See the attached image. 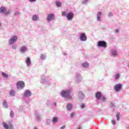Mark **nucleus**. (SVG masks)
<instances>
[{
    "mask_svg": "<svg viewBox=\"0 0 129 129\" xmlns=\"http://www.w3.org/2000/svg\"><path fill=\"white\" fill-rule=\"evenodd\" d=\"M119 78V74H117L115 76V79H118Z\"/></svg>",
    "mask_w": 129,
    "mask_h": 129,
    "instance_id": "nucleus-28",
    "label": "nucleus"
},
{
    "mask_svg": "<svg viewBox=\"0 0 129 129\" xmlns=\"http://www.w3.org/2000/svg\"><path fill=\"white\" fill-rule=\"evenodd\" d=\"M41 59H45V55H41Z\"/></svg>",
    "mask_w": 129,
    "mask_h": 129,
    "instance_id": "nucleus-33",
    "label": "nucleus"
},
{
    "mask_svg": "<svg viewBox=\"0 0 129 129\" xmlns=\"http://www.w3.org/2000/svg\"><path fill=\"white\" fill-rule=\"evenodd\" d=\"M83 67H89V64L88 63H87V62H84L82 64Z\"/></svg>",
    "mask_w": 129,
    "mask_h": 129,
    "instance_id": "nucleus-20",
    "label": "nucleus"
},
{
    "mask_svg": "<svg viewBox=\"0 0 129 129\" xmlns=\"http://www.w3.org/2000/svg\"><path fill=\"white\" fill-rule=\"evenodd\" d=\"M108 16H109V17H111V16H112V13H109Z\"/></svg>",
    "mask_w": 129,
    "mask_h": 129,
    "instance_id": "nucleus-36",
    "label": "nucleus"
},
{
    "mask_svg": "<svg viewBox=\"0 0 129 129\" xmlns=\"http://www.w3.org/2000/svg\"><path fill=\"white\" fill-rule=\"evenodd\" d=\"M98 46L99 47H103V48H106L107 44L105 41H98Z\"/></svg>",
    "mask_w": 129,
    "mask_h": 129,
    "instance_id": "nucleus-4",
    "label": "nucleus"
},
{
    "mask_svg": "<svg viewBox=\"0 0 129 129\" xmlns=\"http://www.w3.org/2000/svg\"><path fill=\"white\" fill-rule=\"evenodd\" d=\"M10 116L11 117H14V112L13 111L10 112Z\"/></svg>",
    "mask_w": 129,
    "mask_h": 129,
    "instance_id": "nucleus-27",
    "label": "nucleus"
},
{
    "mask_svg": "<svg viewBox=\"0 0 129 129\" xmlns=\"http://www.w3.org/2000/svg\"><path fill=\"white\" fill-rule=\"evenodd\" d=\"M80 39L81 41H86L87 40V37L85 33H81L80 34Z\"/></svg>",
    "mask_w": 129,
    "mask_h": 129,
    "instance_id": "nucleus-8",
    "label": "nucleus"
},
{
    "mask_svg": "<svg viewBox=\"0 0 129 129\" xmlns=\"http://www.w3.org/2000/svg\"><path fill=\"white\" fill-rule=\"evenodd\" d=\"M2 76L3 77H5V78H8V77H9V75L4 72L2 73Z\"/></svg>",
    "mask_w": 129,
    "mask_h": 129,
    "instance_id": "nucleus-22",
    "label": "nucleus"
},
{
    "mask_svg": "<svg viewBox=\"0 0 129 129\" xmlns=\"http://www.w3.org/2000/svg\"><path fill=\"white\" fill-rule=\"evenodd\" d=\"M0 13H3V14H5V15L10 14V12H7V9L5 7H1L0 8Z\"/></svg>",
    "mask_w": 129,
    "mask_h": 129,
    "instance_id": "nucleus-6",
    "label": "nucleus"
},
{
    "mask_svg": "<svg viewBox=\"0 0 129 129\" xmlns=\"http://www.w3.org/2000/svg\"><path fill=\"white\" fill-rule=\"evenodd\" d=\"M58 121V118L57 117H53L52 119L53 122H57Z\"/></svg>",
    "mask_w": 129,
    "mask_h": 129,
    "instance_id": "nucleus-24",
    "label": "nucleus"
},
{
    "mask_svg": "<svg viewBox=\"0 0 129 129\" xmlns=\"http://www.w3.org/2000/svg\"><path fill=\"white\" fill-rule=\"evenodd\" d=\"M33 21H37L39 20V17H38L37 15H34L32 17Z\"/></svg>",
    "mask_w": 129,
    "mask_h": 129,
    "instance_id": "nucleus-16",
    "label": "nucleus"
},
{
    "mask_svg": "<svg viewBox=\"0 0 129 129\" xmlns=\"http://www.w3.org/2000/svg\"><path fill=\"white\" fill-rule=\"evenodd\" d=\"M122 86V85H121L120 84H118L116 85L114 87L115 91H119V90H120V89H121Z\"/></svg>",
    "mask_w": 129,
    "mask_h": 129,
    "instance_id": "nucleus-9",
    "label": "nucleus"
},
{
    "mask_svg": "<svg viewBox=\"0 0 129 129\" xmlns=\"http://www.w3.org/2000/svg\"><path fill=\"white\" fill-rule=\"evenodd\" d=\"M67 108L68 110H71V109H72V105L71 104H68Z\"/></svg>",
    "mask_w": 129,
    "mask_h": 129,
    "instance_id": "nucleus-17",
    "label": "nucleus"
},
{
    "mask_svg": "<svg viewBox=\"0 0 129 129\" xmlns=\"http://www.w3.org/2000/svg\"><path fill=\"white\" fill-rule=\"evenodd\" d=\"M18 40V37L14 36L11 38L9 44H14V43H16L17 42V40Z\"/></svg>",
    "mask_w": 129,
    "mask_h": 129,
    "instance_id": "nucleus-7",
    "label": "nucleus"
},
{
    "mask_svg": "<svg viewBox=\"0 0 129 129\" xmlns=\"http://www.w3.org/2000/svg\"><path fill=\"white\" fill-rule=\"evenodd\" d=\"M26 62L27 66H30V65H31V59H30V57H27Z\"/></svg>",
    "mask_w": 129,
    "mask_h": 129,
    "instance_id": "nucleus-14",
    "label": "nucleus"
},
{
    "mask_svg": "<svg viewBox=\"0 0 129 129\" xmlns=\"http://www.w3.org/2000/svg\"><path fill=\"white\" fill-rule=\"evenodd\" d=\"M74 17V14H73V13L70 12L67 14V18L69 21H71L72 19H73Z\"/></svg>",
    "mask_w": 129,
    "mask_h": 129,
    "instance_id": "nucleus-5",
    "label": "nucleus"
},
{
    "mask_svg": "<svg viewBox=\"0 0 129 129\" xmlns=\"http://www.w3.org/2000/svg\"><path fill=\"white\" fill-rule=\"evenodd\" d=\"M61 16L63 17H67V13L65 11L62 12H61Z\"/></svg>",
    "mask_w": 129,
    "mask_h": 129,
    "instance_id": "nucleus-21",
    "label": "nucleus"
},
{
    "mask_svg": "<svg viewBox=\"0 0 129 129\" xmlns=\"http://www.w3.org/2000/svg\"><path fill=\"white\" fill-rule=\"evenodd\" d=\"M78 97L79 99H83L84 98V94L82 92H79L78 93Z\"/></svg>",
    "mask_w": 129,
    "mask_h": 129,
    "instance_id": "nucleus-12",
    "label": "nucleus"
},
{
    "mask_svg": "<svg viewBox=\"0 0 129 129\" xmlns=\"http://www.w3.org/2000/svg\"><path fill=\"white\" fill-rule=\"evenodd\" d=\"M16 85L18 89H19V88H24L25 87V82L23 81L18 82Z\"/></svg>",
    "mask_w": 129,
    "mask_h": 129,
    "instance_id": "nucleus-3",
    "label": "nucleus"
},
{
    "mask_svg": "<svg viewBox=\"0 0 129 129\" xmlns=\"http://www.w3.org/2000/svg\"><path fill=\"white\" fill-rule=\"evenodd\" d=\"M24 96L26 97L28 96H31V91L27 90L24 93Z\"/></svg>",
    "mask_w": 129,
    "mask_h": 129,
    "instance_id": "nucleus-11",
    "label": "nucleus"
},
{
    "mask_svg": "<svg viewBox=\"0 0 129 129\" xmlns=\"http://www.w3.org/2000/svg\"><path fill=\"white\" fill-rule=\"evenodd\" d=\"M111 122H112V124H114V125L116 124V122L114 120H112Z\"/></svg>",
    "mask_w": 129,
    "mask_h": 129,
    "instance_id": "nucleus-30",
    "label": "nucleus"
},
{
    "mask_svg": "<svg viewBox=\"0 0 129 129\" xmlns=\"http://www.w3.org/2000/svg\"><path fill=\"white\" fill-rule=\"evenodd\" d=\"M26 50H27V47H26V46H23V47H21V52H25V51H26Z\"/></svg>",
    "mask_w": 129,
    "mask_h": 129,
    "instance_id": "nucleus-19",
    "label": "nucleus"
},
{
    "mask_svg": "<svg viewBox=\"0 0 129 129\" xmlns=\"http://www.w3.org/2000/svg\"><path fill=\"white\" fill-rule=\"evenodd\" d=\"M78 129H80V127H79Z\"/></svg>",
    "mask_w": 129,
    "mask_h": 129,
    "instance_id": "nucleus-40",
    "label": "nucleus"
},
{
    "mask_svg": "<svg viewBox=\"0 0 129 129\" xmlns=\"http://www.w3.org/2000/svg\"><path fill=\"white\" fill-rule=\"evenodd\" d=\"M95 96L97 99H100V98L101 97V93L100 92H97L96 93Z\"/></svg>",
    "mask_w": 129,
    "mask_h": 129,
    "instance_id": "nucleus-13",
    "label": "nucleus"
},
{
    "mask_svg": "<svg viewBox=\"0 0 129 129\" xmlns=\"http://www.w3.org/2000/svg\"><path fill=\"white\" fill-rule=\"evenodd\" d=\"M102 100H103V101H104V100H105V97H102Z\"/></svg>",
    "mask_w": 129,
    "mask_h": 129,
    "instance_id": "nucleus-34",
    "label": "nucleus"
},
{
    "mask_svg": "<svg viewBox=\"0 0 129 129\" xmlns=\"http://www.w3.org/2000/svg\"><path fill=\"white\" fill-rule=\"evenodd\" d=\"M65 128V126H62L61 127V129H64Z\"/></svg>",
    "mask_w": 129,
    "mask_h": 129,
    "instance_id": "nucleus-37",
    "label": "nucleus"
},
{
    "mask_svg": "<svg viewBox=\"0 0 129 129\" xmlns=\"http://www.w3.org/2000/svg\"><path fill=\"white\" fill-rule=\"evenodd\" d=\"M83 3H85V2H83Z\"/></svg>",
    "mask_w": 129,
    "mask_h": 129,
    "instance_id": "nucleus-41",
    "label": "nucleus"
},
{
    "mask_svg": "<svg viewBox=\"0 0 129 129\" xmlns=\"http://www.w3.org/2000/svg\"><path fill=\"white\" fill-rule=\"evenodd\" d=\"M3 126L4 127V128L6 129H14V126L12 124V123L11 122H8V124H7L5 122H3Z\"/></svg>",
    "mask_w": 129,
    "mask_h": 129,
    "instance_id": "nucleus-2",
    "label": "nucleus"
},
{
    "mask_svg": "<svg viewBox=\"0 0 129 129\" xmlns=\"http://www.w3.org/2000/svg\"><path fill=\"white\" fill-rule=\"evenodd\" d=\"M3 106L5 107V108H8V104L7 103V101H6L5 100H4L3 102Z\"/></svg>",
    "mask_w": 129,
    "mask_h": 129,
    "instance_id": "nucleus-15",
    "label": "nucleus"
},
{
    "mask_svg": "<svg viewBox=\"0 0 129 129\" xmlns=\"http://www.w3.org/2000/svg\"><path fill=\"white\" fill-rule=\"evenodd\" d=\"M85 107V105H84V104H82L81 105L82 108H84Z\"/></svg>",
    "mask_w": 129,
    "mask_h": 129,
    "instance_id": "nucleus-32",
    "label": "nucleus"
},
{
    "mask_svg": "<svg viewBox=\"0 0 129 129\" xmlns=\"http://www.w3.org/2000/svg\"><path fill=\"white\" fill-rule=\"evenodd\" d=\"M56 5L57 7H61V3H60V2H56Z\"/></svg>",
    "mask_w": 129,
    "mask_h": 129,
    "instance_id": "nucleus-26",
    "label": "nucleus"
},
{
    "mask_svg": "<svg viewBox=\"0 0 129 129\" xmlns=\"http://www.w3.org/2000/svg\"><path fill=\"white\" fill-rule=\"evenodd\" d=\"M85 2H87V1H86H86H85Z\"/></svg>",
    "mask_w": 129,
    "mask_h": 129,
    "instance_id": "nucleus-39",
    "label": "nucleus"
},
{
    "mask_svg": "<svg viewBox=\"0 0 129 129\" xmlns=\"http://www.w3.org/2000/svg\"><path fill=\"white\" fill-rule=\"evenodd\" d=\"M100 16H101V13L99 12L97 15V18L98 21H100Z\"/></svg>",
    "mask_w": 129,
    "mask_h": 129,
    "instance_id": "nucleus-18",
    "label": "nucleus"
},
{
    "mask_svg": "<svg viewBox=\"0 0 129 129\" xmlns=\"http://www.w3.org/2000/svg\"><path fill=\"white\" fill-rule=\"evenodd\" d=\"M29 2H31V3H33V2L36 1V0H29Z\"/></svg>",
    "mask_w": 129,
    "mask_h": 129,
    "instance_id": "nucleus-35",
    "label": "nucleus"
},
{
    "mask_svg": "<svg viewBox=\"0 0 129 129\" xmlns=\"http://www.w3.org/2000/svg\"><path fill=\"white\" fill-rule=\"evenodd\" d=\"M119 115H120V114L119 113H118L116 115V117L117 118V120H119Z\"/></svg>",
    "mask_w": 129,
    "mask_h": 129,
    "instance_id": "nucleus-25",
    "label": "nucleus"
},
{
    "mask_svg": "<svg viewBox=\"0 0 129 129\" xmlns=\"http://www.w3.org/2000/svg\"><path fill=\"white\" fill-rule=\"evenodd\" d=\"M112 54L113 56H116V51H113L112 52Z\"/></svg>",
    "mask_w": 129,
    "mask_h": 129,
    "instance_id": "nucleus-29",
    "label": "nucleus"
},
{
    "mask_svg": "<svg viewBox=\"0 0 129 129\" xmlns=\"http://www.w3.org/2000/svg\"><path fill=\"white\" fill-rule=\"evenodd\" d=\"M54 16L53 14L48 15V16H47V21H48V22H50V21H52V20H54Z\"/></svg>",
    "mask_w": 129,
    "mask_h": 129,
    "instance_id": "nucleus-10",
    "label": "nucleus"
},
{
    "mask_svg": "<svg viewBox=\"0 0 129 129\" xmlns=\"http://www.w3.org/2000/svg\"><path fill=\"white\" fill-rule=\"evenodd\" d=\"M34 129H38V128L35 127L34 128Z\"/></svg>",
    "mask_w": 129,
    "mask_h": 129,
    "instance_id": "nucleus-38",
    "label": "nucleus"
},
{
    "mask_svg": "<svg viewBox=\"0 0 129 129\" xmlns=\"http://www.w3.org/2000/svg\"><path fill=\"white\" fill-rule=\"evenodd\" d=\"M75 113H74V112H73V113H72L71 114V117H74L75 116Z\"/></svg>",
    "mask_w": 129,
    "mask_h": 129,
    "instance_id": "nucleus-31",
    "label": "nucleus"
},
{
    "mask_svg": "<svg viewBox=\"0 0 129 129\" xmlns=\"http://www.w3.org/2000/svg\"><path fill=\"white\" fill-rule=\"evenodd\" d=\"M10 94L11 96H15V92L14 90L10 91Z\"/></svg>",
    "mask_w": 129,
    "mask_h": 129,
    "instance_id": "nucleus-23",
    "label": "nucleus"
},
{
    "mask_svg": "<svg viewBox=\"0 0 129 129\" xmlns=\"http://www.w3.org/2000/svg\"><path fill=\"white\" fill-rule=\"evenodd\" d=\"M61 96H63V97H66V98H68L69 99H72V97H71L70 95V91L69 90L62 91Z\"/></svg>",
    "mask_w": 129,
    "mask_h": 129,
    "instance_id": "nucleus-1",
    "label": "nucleus"
}]
</instances>
